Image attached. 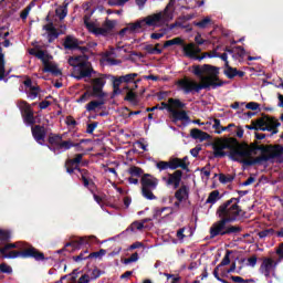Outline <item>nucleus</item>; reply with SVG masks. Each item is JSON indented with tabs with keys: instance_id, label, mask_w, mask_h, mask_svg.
I'll use <instances>...</instances> for the list:
<instances>
[{
	"instance_id": "nucleus-13",
	"label": "nucleus",
	"mask_w": 283,
	"mask_h": 283,
	"mask_svg": "<svg viewBox=\"0 0 283 283\" xmlns=\"http://www.w3.org/2000/svg\"><path fill=\"white\" fill-rule=\"evenodd\" d=\"M107 75H101L99 77H95L91 80V84L93 87V96L96 98H105V92H103V87H105Z\"/></svg>"
},
{
	"instance_id": "nucleus-27",
	"label": "nucleus",
	"mask_w": 283,
	"mask_h": 283,
	"mask_svg": "<svg viewBox=\"0 0 283 283\" xmlns=\"http://www.w3.org/2000/svg\"><path fill=\"white\" fill-rule=\"evenodd\" d=\"M227 52L228 54L232 55V59H234V61H242V59L247 56V51H244L242 46H237L231 50H227Z\"/></svg>"
},
{
	"instance_id": "nucleus-34",
	"label": "nucleus",
	"mask_w": 283,
	"mask_h": 283,
	"mask_svg": "<svg viewBox=\"0 0 283 283\" xmlns=\"http://www.w3.org/2000/svg\"><path fill=\"white\" fill-rule=\"evenodd\" d=\"M234 179L235 177L233 175H219V182H221V185H231V182H233Z\"/></svg>"
},
{
	"instance_id": "nucleus-62",
	"label": "nucleus",
	"mask_w": 283,
	"mask_h": 283,
	"mask_svg": "<svg viewBox=\"0 0 283 283\" xmlns=\"http://www.w3.org/2000/svg\"><path fill=\"white\" fill-rule=\"evenodd\" d=\"M136 6L138 7L139 10L145 9V4L147 3V0H135Z\"/></svg>"
},
{
	"instance_id": "nucleus-15",
	"label": "nucleus",
	"mask_w": 283,
	"mask_h": 283,
	"mask_svg": "<svg viewBox=\"0 0 283 283\" xmlns=\"http://www.w3.org/2000/svg\"><path fill=\"white\" fill-rule=\"evenodd\" d=\"M171 213H174V209L171 207L155 208L153 211V220L167 222V220H171Z\"/></svg>"
},
{
	"instance_id": "nucleus-9",
	"label": "nucleus",
	"mask_w": 283,
	"mask_h": 283,
	"mask_svg": "<svg viewBox=\"0 0 283 283\" xmlns=\"http://www.w3.org/2000/svg\"><path fill=\"white\" fill-rule=\"evenodd\" d=\"M158 187V179L149 174L142 177V193L147 200H156L154 196V189Z\"/></svg>"
},
{
	"instance_id": "nucleus-36",
	"label": "nucleus",
	"mask_w": 283,
	"mask_h": 283,
	"mask_svg": "<svg viewBox=\"0 0 283 283\" xmlns=\"http://www.w3.org/2000/svg\"><path fill=\"white\" fill-rule=\"evenodd\" d=\"M258 235L261 240H264V238H272V235H275V230L273 228H269L260 231Z\"/></svg>"
},
{
	"instance_id": "nucleus-14",
	"label": "nucleus",
	"mask_w": 283,
	"mask_h": 283,
	"mask_svg": "<svg viewBox=\"0 0 283 283\" xmlns=\"http://www.w3.org/2000/svg\"><path fill=\"white\" fill-rule=\"evenodd\" d=\"M18 107L23 116L25 125H34V112H32V107H30L25 101H20Z\"/></svg>"
},
{
	"instance_id": "nucleus-5",
	"label": "nucleus",
	"mask_w": 283,
	"mask_h": 283,
	"mask_svg": "<svg viewBox=\"0 0 283 283\" xmlns=\"http://www.w3.org/2000/svg\"><path fill=\"white\" fill-rule=\"evenodd\" d=\"M239 203L240 199L231 198L218 208L217 216L226 222H235L240 218V213H242V209L238 206Z\"/></svg>"
},
{
	"instance_id": "nucleus-55",
	"label": "nucleus",
	"mask_w": 283,
	"mask_h": 283,
	"mask_svg": "<svg viewBox=\"0 0 283 283\" xmlns=\"http://www.w3.org/2000/svg\"><path fill=\"white\" fill-rule=\"evenodd\" d=\"M247 109H252L253 112L260 109V104L256 102H250L245 105Z\"/></svg>"
},
{
	"instance_id": "nucleus-59",
	"label": "nucleus",
	"mask_w": 283,
	"mask_h": 283,
	"mask_svg": "<svg viewBox=\"0 0 283 283\" xmlns=\"http://www.w3.org/2000/svg\"><path fill=\"white\" fill-rule=\"evenodd\" d=\"M90 93H84L76 102L77 103H87V101H90Z\"/></svg>"
},
{
	"instance_id": "nucleus-50",
	"label": "nucleus",
	"mask_w": 283,
	"mask_h": 283,
	"mask_svg": "<svg viewBox=\"0 0 283 283\" xmlns=\"http://www.w3.org/2000/svg\"><path fill=\"white\" fill-rule=\"evenodd\" d=\"M185 231H187V228H181L177 231V239L179 242H184L185 238H187V234H185Z\"/></svg>"
},
{
	"instance_id": "nucleus-43",
	"label": "nucleus",
	"mask_w": 283,
	"mask_h": 283,
	"mask_svg": "<svg viewBox=\"0 0 283 283\" xmlns=\"http://www.w3.org/2000/svg\"><path fill=\"white\" fill-rule=\"evenodd\" d=\"M212 128L216 130V134H222L224 126L220 124V119H213Z\"/></svg>"
},
{
	"instance_id": "nucleus-22",
	"label": "nucleus",
	"mask_w": 283,
	"mask_h": 283,
	"mask_svg": "<svg viewBox=\"0 0 283 283\" xmlns=\"http://www.w3.org/2000/svg\"><path fill=\"white\" fill-rule=\"evenodd\" d=\"M92 240H96V237L94 235L82 237L75 241L66 243L65 247H72L73 251H76V249H81V247H85V244H90Z\"/></svg>"
},
{
	"instance_id": "nucleus-11",
	"label": "nucleus",
	"mask_w": 283,
	"mask_h": 283,
	"mask_svg": "<svg viewBox=\"0 0 283 283\" xmlns=\"http://www.w3.org/2000/svg\"><path fill=\"white\" fill-rule=\"evenodd\" d=\"M279 127L280 122L269 116L261 117L255 122V129H261V132H272V134H277Z\"/></svg>"
},
{
	"instance_id": "nucleus-58",
	"label": "nucleus",
	"mask_w": 283,
	"mask_h": 283,
	"mask_svg": "<svg viewBox=\"0 0 283 283\" xmlns=\"http://www.w3.org/2000/svg\"><path fill=\"white\" fill-rule=\"evenodd\" d=\"M6 30H8V25L0 27V38L3 36V39H7V36H10V32Z\"/></svg>"
},
{
	"instance_id": "nucleus-29",
	"label": "nucleus",
	"mask_w": 283,
	"mask_h": 283,
	"mask_svg": "<svg viewBox=\"0 0 283 283\" xmlns=\"http://www.w3.org/2000/svg\"><path fill=\"white\" fill-rule=\"evenodd\" d=\"M103 105H105V101H92L86 105V112H101L103 109Z\"/></svg>"
},
{
	"instance_id": "nucleus-17",
	"label": "nucleus",
	"mask_w": 283,
	"mask_h": 283,
	"mask_svg": "<svg viewBox=\"0 0 283 283\" xmlns=\"http://www.w3.org/2000/svg\"><path fill=\"white\" fill-rule=\"evenodd\" d=\"M52 55H50V53H46V55L42 60V63L44 65L43 72H50L54 76H60L61 70H59V66L56 65V63H54V61H52Z\"/></svg>"
},
{
	"instance_id": "nucleus-47",
	"label": "nucleus",
	"mask_w": 283,
	"mask_h": 283,
	"mask_svg": "<svg viewBox=\"0 0 283 283\" xmlns=\"http://www.w3.org/2000/svg\"><path fill=\"white\" fill-rule=\"evenodd\" d=\"M113 87L115 96L120 94V81H118L116 77H113Z\"/></svg>"
},
{
	"instance_id": "nucleus-60",
	"label": "nucleus",
	"mask_w": 283,
	"mask_h": 283,
	"mask_svg": "<svg viewBox=\"0 0 283 283\" xmlns=\"http://www.w3.org/2000/svg\"><path fill=\"white\" fill-rule=\"evenodd\" d=\"M96 127H98L97 123L88 124L86 129L87 134H94V129H96Z\"/></svg>"
},
{
	"instance_id": "nucleus-63",
	"label": "nucleus",
	"mask_w": 283,
	"mask_h": 283,
	"mask_svg": "<svg viewBox=\"0 0 283 283\" xmlns=\"http://www.w3.org/2000/svg\"><path fill=\"white\" fill-rule=\"evenodd\" d=\"M91 280L90 274H84L80 277V283H90Z\"/></svg>"
},
{
	"instance_id": "nucleus-12",
	"label": "nucleus",
	"mask_w": 283,
	"mask_h": 283,
	"mask_svg": "<svg viewBox=\"0 0 283 283\" xmlns=\"http://www.w3.org/2000/svg\"><path fill=\"white\" fill-rule=\"evenodd\" d=\"M49 142L51 144V151L54 154H63V151H67V149H72L74 144L70 140H62L60 136L50 137Z\"/></svg>"
},
{
	"instance_id": "nucleus-40",
	"label": "nucleus",
	"mask_w": 283,
	"mask_h": 283,
	"mask_svg": "<svg viewBox=\"0 0 283 283\" xmlns=\"http://www.w3.org/2000/svg\"><path fill=\"white\" fill-rule=\"evenodd\" d=\"M210 23H211V18L206 17L199 22H193V25H196L197 28H200L201 30H205V28H208Z\"/></svg>"
},
{
	"instance_id": "nucleus-18",
	"label": "nucleus",
	"mask_w": 283,
	"mask_h": 283,
	"mask_svg": "<svg viewBox=\"0 0 283 283\" xmlns=\"http://www.w3.org/2000/svg\"><path fill=\"white\" fill-rule=\"evenodd\" d=\"M182 180V170H176L167 177H163V181L166 182L167 187H174V189H178L180 187V182Z\"/></svg>"
},
{
	"instance_id": "nucleus-57",
	"label": "nucleus",
	"mask_w": 283,
	"mask_h": 283,
	"mask_svg": "<svg viewBox=\"0 0 283 283\" xmlns=\"http://www.w3.org/2000/svg\"><path fill=\"white\" fill-rule=\"evenodd\" d=\"M258 264V256L253 255L247 260V266H255Z\"/></svg>"
},
{
	"instance_id": "nucleus-48",
	"label": "nucleus",
	"mask_w": 283,
	"mask_h": 283,
	"mask_svg": "<svg viewBox=\"0 0 283 283\" xmlns=\"http://www.w3.org/2000/svg\"><path fill=\"white\" fill-rule=\"evenodd\" d=\"M10 240V231L0 229V242H7Z\"/></svg>"
},
{
	"instance_id": "nucleus-19",
	"label": "nucleus",
	"mask_w": 283,
	"mask_h": 283,
	"mask_svg": "<svg viewBox=\"0 0 283 283\" xmlns=\"http://www.w3.org/2000/svg\"><path fill=\"white\" fill-rule=\"evenodd\" d=\"M227 222L224 219H221L220 221L212 224L210 228V237L216 238L217 235H227Z\"/></svg>"
},
{
	"instance_id": "nucleus-3",
	"label": "nucleus",
	"mask_w": 283,
	"mask_h": 283,
	"mask_svg": "<svg viewBox=\"0 0 283 283\" xmlns=\"http://www.w3.org/2000/svg\"><path fill=\"white\" fill-rule=\"evenodd\" d=\"M12 249H27L22 252ZM0 255L6 259L14 258H34L35 260H43V253H39L34 248H28L23 242L10 243L0 249Z\"/></svg>"
},
{
	"instance_id": "nucleus-21",
	"label": "nucleus",
	"mask_w": 283,
	"mask_h": 283,
	"mask_svg": "<svg viewBox=\"0 0 283 283\" xmlns=\"http://www.w3.org/2000/svg\"><path fill=\"white\" fill-rule=\"evenodd\" d=\"M143 25H145V21L143 20L130 23L119 31V35L125 36V34H134L135 32H139V30H143Z\"/></svg>"
},
{
	"instance_id": "nucleus-4",
	"label": "nucleus",
	"mask_w": 283,
	"mask_h": 283,
	"mask_svg": "<svg viewBox=\"0 0 283 283\" xmlns=\"http://www.w3.org/2000/svg\"><path fill=\"white\" fill-rule=\"evenodd\" d=\"M69 64L73 67V78H76L77 81L92 76V73L94 72L92 64L87 61V56L85 55L71 56L69 59Z\"/></svg>"
},
{
	"instance_id": "nucleus-26",
	"label": "nucleus",
	"mask_w": 283,
	"mask_h": 283,
	"mask_svg": "<svg viewBox=\"0 0 283 283\" xmlns=\"http://www.w3.org/2000/svg\"><path fill=\"white\" fill-rule=\"evenodd\" d=\"M32 135L34 140H36V143L39 145H43V143H45V128L41 127V126H34L32 127Z\"/></svg>"
},
{
	"instance_id": "nucleus-8",
	"label": "nucleus",
	"mask_w": 283,
	"mask_h": 283,
	"mask_svg": "<svg viewBox=\"0 0 283 283\" xmlns=\"http://www.w3.org/2000/svg\"><path fill=\"white\" fill-rule=\"evenodd\" d=\"M84 25L87 28L88 31L92 32V34H95V36H107L112 29L114 28V21L106 20L103 25L101 27V23L98 21H92L90 18H84Z\"/></svg>"
},
{
	"instance_id": "nucleus-46",
	"label": "nucleus",
	"mask_w": 283,
	"mask_h": 283,
	"mask_svg": "<svg viewBox=\"0 0 283 283\" xmlns=\"http://www.w3.org/2000/svg\"><path fill=\"white\" fill-rule=\"evenodd\" d=\"M87 274L91 277V280H96L101 277V270L95 268L93 270H90Z\"/></svg>"
},
{
	"instance_id": "nucleus-33",
	"label": "nucleus",
	"mask_w": 283,
	"mask_h": 283,
	"mask_svg": "<svg viewBox=\"0 0 283 283\" xmlns=\"http://www.w3.org/2000/svg\"><path fill=\"white\" fill-rule=\"evenodd\" d=\"M29 54H31V56H36V59H39L40 61H43L48 55V52L36 49H30Z\"/></svg>"
},
{
	"instance_id": "nucleus-7",
	"label": "nucleus",
	"mask_w": 283,
	"mask_h": 283,
	"mask_svg": "<svg viewBox=\"0 0 283 283\" xmlns=\"http://www.w3.org/2000/svg\"><path fill=\"white\" fill-rule=\"evenodd\" d=\"M171 19H174V12L171 11V3H169L163 12L148 15L143 21L144 25L160 28V25H165Z\"/></svg>"
},
{
	"instance_id": "nucleus-42",
	"label": "nucleus",
	"mask_w": 283,
	"mask_h": 283,
	"mask_svg": "<svg viewBox=\"0 0 283 283\" xmlns=\"http://www.w3.org/2000/svg\"><path fill=\"white\" fill-rule=\"evenodd\" d=\"M170 45H182V38H175L164 43V48H170Z\"/></svg>"
},
{
	"instance_id": "nucleus-52",
	"label": "nucleus",
	"mask_w": 283,
	"mask_h": 283,
	"mask_svg": "<svg viewBox=\"0 0 283 283\" xmlns=\"http://www.w3.org/2000/svg\"><path fill=\"white\" fill-rule=\"evenodd\" d=\"M138 260H139V256H138L137 252H135L130 255V258L125 259L124 263L132 264V262H138Z\"/></svg>"
},
{
	"instance_id": "nucleus-30",
	"label": "nucleus",
	"mask_w": 283,
	"mask_h": 283,
	"mask_svg": "<svg viewBox=\"0 0 283 283\" xmlns=\"http://www.w3.org/2000/svg\"><path fill=\"white\" fill-rule=\"evenodd\" d=\"M169 167L170 169H178V168H181V169H187L188 168V164H185L182 161V159L180 158H170L169 161Z\"/></svg>"
},
{
	"instance_id": "nucleus-49",
	"label": "nucleus",
	"mask_w": 283,
	"mask_h": 283,
	"mask_svg": "<svg viewBox=\"0 0 283 283\" xmlns=\"http://www.w3.org/2000/svg\"><path fill=\"white\" fill-rule=\"evenodd\" d=\"M32 10L31 6L25 7L21 13H20V18L22 19V21H25V19H28L30 11Z\"/></svg>"
},
{
	"instance_id": "nucleus-45",
	"label": "nucleus",
	"mask_w": 283,
	"mask_h": 283,
	"mask_svg": "<svg viewBox=\"0 0 283 283\" xmlns=\"http://www.w3.org/2000/svg\"><path fill=\"white\" fill-rule=\"evenodd\" d=\"M156 168L159 171H166V169H170L169 161H158L156 163Z\"/></svg>"
},
{
	"instance_id": "nucleus-53",
	"label": "nucleus",
	"mask_w": 283,
	"mask_h": 283,
	"mask_svg": "<svg viewBox=\"0 0 283 283\" xmlns=\"http://www.w3.org/2000/svg\"><path fill=\"white\" fill-rule=\"evenodd\" d=\"M242 229L238 226H230L228 228H226V234L227 233H240Z\"/></svg>"
},
{
	"instance_id": "nucleus-2",
	"label": "nucleus",
	"mask_w": 283,
	"mask_h": 283,
	"mask_svg": "<svg viewBox=\"0 0 283 283\" xmlns=\"http://www.w3.org/2000/svg\"><path fill=\"white\" fill-rule=\"evenodd\" d=\"M192 74L197 76L200 81L198 84L196 81L186 77L177 82V88L184 94H191L192 92H200V90H216V87H222V82L218 74H220V69L213 65H193L191 70Z\"/></svg>"
},
{
	"instance_id": "nucleus-24",
	"label": "nucleus",
	"mask_w": 283,
	"mask_h": 283,
	"mask_svg": "<svg viewBox=\"0 0 283 283\" xmlns=\"http://www.w3.org/2000/svg\"><path fill=\"white\" fill-rule=\"evenodd\" d=\"M24 86L28 98L34 101L39 96V86L32 85V80L24 81Z\"/></svg>"
},
{
	"instance_id": "nucleus-41",
	"label": "nucleus",
	"mask_w": 283,
	"mask_h": 283,
	"mask_svg": "<svg viewBox=\"0 0 283 283\" xmlns=\"http://www.w3.org/2000/svg\"><path fill=\"white\" fill-rule=\"evenodd\" d=\"M224 74L228 78H235V76H238V69H233L228 64V66H226Z\"/></svg>"
},
{
	"instance_id": "nucleus-23",
	"label": "nucleus",
	"mask_w": 283,
	"mask_h": 283,
	"mask_svg": "<svg viewBox=\"0 0 283 283\" xmlns=\"http://www.w3.org/2000/svg\"><path fill=\"white\" fill-rule=\"evenodd\" d=\"M81 160H83V154H78L76 155L75 158L73 159H69L66 161V171L67 174H74V171H81V169H78V165H81Z\"/></svg>"
},
{
	"instance_id": "nucleus-25",
	"label": "nucleus",
	"mask_w": 283,
	"mask_h": 283,
	"mask_svg": "<svg viewBox=\"0 0 283 283\" xmlns=\"http://www.w3.org/2000/svg\"><path fill=\"white\" fill-rule=\"evenodd\" d=\"M44 30V36L49 39V43H52V41H55V39H59V31H56V28H54V24L49 23L43 27Z\"/></svg>"
},
{
	"instance_id": "nucleus-64",
	"label": "nucleus",
	"mask_w": 283,
	"mask_h": 283,
	"mask_svg": "<svg viewBox=\"0 0 283 283\" xmlns=\"http://www.w3.org/2000/svg\"><path fill=\"white\" fill-rule=\"evenodd\" d=\"M232 282H237V283H247L249 282V280H244L241 276H231Z\"/></svg>"
},
{
	"instance_id": "nucleus-28",
	"label": "nucleus",
	"mask_w": 283,
	"mask_h": 283,
	"mask_svg": "<svg viewBox=\"0 0 283 283\" xmlns=\"http://www.w3.org/2000/svg\"><path fill=\"white\" fill-rule=\"evenodd\" d=\"M190 136L191 138H193L195 140H200V143L205 142V140H209V134L198 129V128H193L190 130Z\"/></svg>"
},
{
	"instance_id": "nucleus-1",
	"label": "nucleus",
	"mask_w": 283,
	"mask_h": 283,
	"mask_svg": "<svg viewBox=\"0 0 283 283\" xmlns=\"http://www.w3.org/2000/svg\"><path fill=\"white\" fill-rule=\"evenodd\" d=\"M214 158H224L229 156L230 160L241 163L242 165H253V158L258 147L247 143H239L233 137L218 138L212 144Z\"/></svg>"
},
{
	"instance_id": "nucleus-20",
	"label": "nucleus",
	"mask_w": 283,
	"mask_h": 283,
	"mask_svg": "<svg viewBox=\"0 0 283 283\" xmlns=\"http://www.w3.org/2000/svg\"><path fill=\"white\" fill-rule=\"evenodd\" d=\"M185 56H188V59H198V54H200L201 50L198 45L195 43L184 44L182 46Z\"/></svg>"
},
{
	"instance_id": "nucleus-10",
	"label": "nucleus",
	"mask_w": 283,
	"mask_h": 283,
	"mask_svg": "<svg viewBox=\"0 0 283 283\" xmlns=\"http://www.w3.org/2000/svg\"><path fill=\"white\" fill-rule=\"evenodd\" d=\"M280 262H282V259L273 260V258H264L260 265L259 273L264 275L268 282H271V277H275V271Z\"/></svg>"
},
{
	"instance_id": "nucleus-54",
	"label": "nucleus",
	"mask_w": 283,
	"mask_h": 283,
	"mask_svg": "<svg viewBox=\"0 0 283 283\" xmlns=\"http://www.w3.org/2000/svg\"><path fill=\"white\" fill-rule=\"evenodd\" d=\"M107 251L106 250H99L97 252H93L88 255V258H103L104 255H106Z\"/></svg>"
},
{
	"instance_id": "nucleus-6",
	"label": "nucleus",
	"mask_w": 283,
	"mask_h": 283,
	"mask_svg": "<svg viewBox=\"0 0 283 283\" xmlns=\"http://www.w3.org/2000/svg\"><path fill=\"white\" fill-rule=\"evenodd\" d=\"M185 107L187 104L182 103L178 98H169L168 103L163 102L158 109H167L170 113V118L172 123H178V120H189V115H187Z\"/></svg>"
},
{
	"instance_id": "nucleus-38",
	"label": "nucleus",
	"mask_w": 283,
	"mask_h": 283,
	"mask_svg": "<svg viewBox=\"0 0 283 283\" xmlns=\"http://www.w3.org/2000/svg\"><path fill=\"white\" fill-rule=\"evenodd\" d=\"M144 50L145 52H147V54H163V51L159 48L154 46L151 44L145 45Z\"/></svg>"
},
{
	"instance_id": "nucleus-61",
	"label": "nucleus",
	"mask_w": 283,
	"mask_h": 283,
	"mask_svg": "<svg viewBox=\"0 0 283 283\" xmlns=\"http://www.w3.org/2000/svg\"><path fill=\"white\" fill-rule=\"evenodd\" d=\"M201 149H202V148H201L200 146H197V147L192 148V149L190 150L191 156H193V158H198V154H200V150H201Z\"/></svg>"
},
{
	"instance_id": "nucleus-31",
	"label": "nucleus",
	"mask_w": 283,
	"mask_h": 283,
	"mask_svg": "<svg viewBox=\"0 0 283 283\" xmlns=\"http://www.w3.org/2000/svg\"><path fill=\"white\" fill-rule=\"evenodd\" d=\"M64 48L66 50H76V48H78V40L72 35H69L64 41Z\"/></svg>"
},
{
	"instance_id": "nucleus-56",
	"label": "nucleus",
	"mask_w": 283,
	"mask_h": 283,
	"mask_svg": "<svg viewBox=\"0 0 283 283\" xmlns=\"http://www.w3.org/2000/svg\"><path fill=\"white\" fill-rule=\"evenodd\" d=\"M1 273H12V268L6 263L0 264Z\"/></svg>"
},
{
	"instance_id": "nucleus-35",
	"label": "nucleus",
	"mask_w": 283,
	"mask_h": 283,
	"mask_svg": "<svg viewBox=\"0 0 283 283\" xmlns=\"http://www.w3.org/2000/svg\"><path fill=\"white\" fill-rule=\"evenodd\" d=\"M143 229H145L143 221H135L128 227L127 231L136 233V231H143Z\"/></svg>"
},
{
	"instance_id": "nucleus-32",
	"label": "nucleus",
	"mask_w": 283,
	"mask_h": 283,
	"mask_svg": "<svg viewBox=\"0 0 283 283\" xmlns=\"http://www.w3.org/2000/svg\"><path fill=\"white\" fill-rule=\"evenodd\" d=\"M218 200H220V191L213 190L209 193V196L206 200V205H216V202H218Z\"/></svg>"
},
{
	"instance_id": "nucleus-39",
	"label": "nucleus",
	"mask_w": 283,
	"mask_h": 283,
	"mask_svg": "<svg viewBox=\"0 0 283 283\" xmlns=\"http://www.w3.org/2000/svg\"><path fill=\"white\" fill-rule=\"evenodd\" d=\"M55 14L60 21H63L67 17V8L65 7H57L55 10Z\"/></svg>"
},
{
	"instance_id": "nucleus-44",
	"label": "nucleus",
	"mask_w": 283,
	"mask_h": 283,
	"mask_svg": "<svg viewBox=\"0 0 283 283\" xmlns=\"http://www.w3.org/2000/svg\"><path fill=\"white\" fill-rule=\"evenodd\" d=\"M128 174H130V176H136L137 178L143 176V169L133 166L129 168Z\"/></svg>"
},
{
	"instance_id": "nucleus-16",
	"label": "nucleus",
	"mask_w": 283,
	"mask_h": 283,
	"mask_svg": "<svg viewBox=\"0 0 283 283\" xmlns=\"http://www.w3.org/2000/svg\"><path fill=\"white\" fill-rule=\"evenodd\" d=\"M175 207L176 209H180V207H185L189 200V187L181 186L176 192H175Z\"/></svg>"
},
{
	"instance_id": "nucleus-37",
	"label": "nucleus",
	"mask_w": 283,
	"mask_h": 283,
	"mask_svg": "<svg viewBox=\"0 0 283 283\" xmlns=\"http://www.w3.org/2000/svg\"><path fill=\"white\" fill-rule=\"evenodd\" d=\"M136 76H138L137 73H129L124 76H119L117 80L119 81V83H132V81H134Z\"/></svg>"
},
{
	"instance_id": "nucleus-51",
	"label": "nucleus",
	"mask_w": 283,
	"mask_h": 283,
	"mask_svg": "<svg viewBox=\"0 0 283 283\" xmlns=\"http://www.w3.org/2000/svg\"><path fill=\"white\" fill-rule=\"evenodd\" d=\"M230 255H231V252H227L221 263L218 266H227L228 264H230L231 263Z\"/></svg>"
}]
</instances>
